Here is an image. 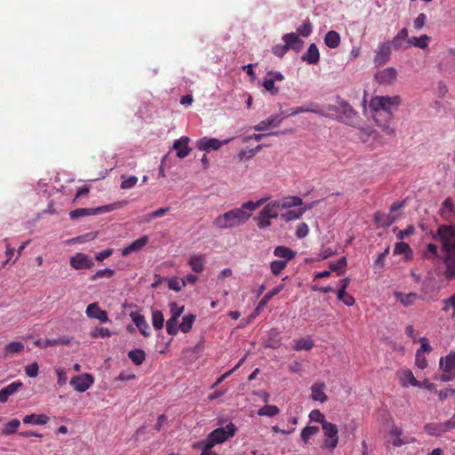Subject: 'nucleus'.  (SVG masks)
<instances>
[{
  "label": "nucleus",
  "mask_w": 455,
  "mask_h": 455,
  "mask_svg": "<svg viewBox=\"0 0 455 455\" xmlns=\"http://www.w3.org/2000/svg\"><path fill=\"white\" fill-rule=\"evenodd\" d=\"M216 445V443H214V441L212 440V438H211V436L208 435L207 437L202 441V442H199L197 443V446L202 450V451H208V452H213L212 451V448Z\"/></svg>",
  "instance_id": "nucleus-60"
},
{
  "label": "nucleus",
  "mask_w": 455,
  "mask_h": 455,
  "mask_svg": "<svg viewBox=\"0 0 455 455\" xmlns=\"http://www.w3.org/2000/svg\"><path fill=\"white\" fill-rule=\"evenodd\" d=\"M69 384L76 391L83 393L93 384V378L91 374L83 373L72 378Z\"/></svg>",
  "instance_id": "nucleus-10"
},
{
  "label": "nucleus",
  "mask_w": 455,
  "mask_h": 455,
  "mask_svg": "<svg viewBox=\"0 0 455 455\" xmlns=\"http://www.w3.org/2000/svg\"><path fill=\"white\" fill-rule=\"evenodd\" d=\"M185 285L186 281H182V279L177 277L170 279L168 283L169 289L175 291H180Z\"/></svg>",
  "instance_id": "nucleus-61"
},
{
  "label": "nucleus",
  "mask_w": 455,
  "mask_h": 455,
  "mask_svg": "<svg viewBox=\"0 0 455 455\" xmlns=\"http://www.w3.org/2000/svg\"><path fill=\"white\" fill-rule=\"evenodd\" d=\"M49 417L44 414H29L23 418L24 424L44 425L48 422Z\"/></svg>",
  "instance_id": "nucleus-35"
},
{
  "label": "nucleus",
  "mask_w": 455,
  "mask_h": 455,
  "mask_svg": "<svg viewBox=\"0 0 455 455\" xmlns=\"http://www.w3.org/2000/svg\"><path fill=\"white\" fill-rule=\"evenodd\" d=\"M287 266L286 261L274 260L270 263V270L273 275H278Z\"/></svg>",
  "instance_id": "nucleus-56"
},
{
  "label": "nucleus",
  "mask_w": 455,
  "mask_h": 455,
  "mask_svg": "<svg viewBox=\"0 0 455 455\" xmlns=\"http://www.w3.org/2000/svg\"><path fill=\"white\" fill-rule=\"evenodd\" d=\"M427 20V18L425 13H419L413 21V28L416 30H420L426 25Z\"/></svg>",
  "instance_id": "nucleus-64"
},
{
  "label": "nucleus",
  "mask_w": 455,
  "mask_h": 455,
  "mask_svg": "<svg viewBox=\"0 0 455 455\" xmlns=\"http://www.w3.org/2000/svg\"><path fill=\"white\" fill-rule=\"evenodd\" d=\"M374 220L377 224H379L383 227H389L395 222V219L389 214L377 212L374 213Z\"/></svg>",
  "instance_id": "nucleus-40"
},
{
  "label": "nucleus",
  "mask_w": 455,
  "mask_h": 455,
  "mask_svg": "<svg viewBox=\"0 0 455 455\" xmlns=\"http://www.w3.org/2000/svg\"><path fill=\"white\" fill-rule=\"evenodd\" d=\"M86 315L89 318L98 319L100 323H107L109 321L108 313L102 310L98 303L89 304L85 310Z\"/></svg>",
  "instance_id": "nucleus-16"
},
{
  "label": "nucleus",
  "mask_w": 455,
  "mask_h": 455,
  "mask_svg": "<svg viewBox=\"0 0 455 455\" xmlns=\"http://www.w3.org/2000/svg\"><path fill=\"white\" fill-rule=\"evenodd\" d=\"M284 288L283 283H280L274 287L270 291L266 293L263 298L259 300L258 303L256 308H255V314H259L260 311L264 309L266 305L268 303V301L275 295H277L279 292H281Z\"/></svg>",
  "instance_id": "nucleus-24"
},
{
  "label": "nucleus",
  "mask_w": 455,
  "mask_h": 455,
  "mask_svg": "<svg viewBox=\"0 0 455 455\" xmlns=\"http://www.w3.org/2000/svg\"><path fill=\"white\" fill-rule=\"evenodd\" d=\"M397 77V71L395 68L389 67L378 71L375 74V79L379 84H392Z\"/></svg>",
  "instance_id": "nucleus-12"
},
{
  "label": "nucleus",
  "mask_w": 455,
  "mask_h": 455,
  "mask_svg": "<svg viewBox=\"0 0 455 455\" xmlns=\"http://www.w3.org/2000/svg\"><path fill=\"white\" fill-rule=\"evenodd\" d=\"M391 55V44L390 42H384L378 46V51L374 57V63L377 66L386 64Z\"/></svg>",
  "instance_id": "nucleus-14"
},
{
  "label": "nucleus",
  "mask_w": 455,
  "mask_h": 455,
  "mask_svg": "<svg viewBox=\"0 0 455 455\" xmlns=\"http://www.w3.org/2000/svg\"><path fill=\"white\" fill-rule=\"evenodd\" d=\"M95 215L93 212V208H79L73 210L69 212V217L72 220H76L81 217Z\"/></svg>",
  "instance_id": "nucleus-47"
},
{
  "label": "nucleus",
  "mask_w": 455,
  "mask_h": 455,
  "mask_svg": "<svg viewBox=\"0 0 455 455\" xmlns=\"http://www.w3.org/2000/svg\"><path fill=\"white\" fill-rule=\"evenodd\" d=\"M251 217L249 211L244 208L243 203L241 207L232 209L219 215L212 224L220 229L233 228L245 224Z\"/></svg>",
  "instance_id": "nucleus-1"
},
{
  "label": "nucleus",
  "mask_w": 455,
  "mask_h": 455,
  "mask_svg": "<svg viewBox=\"0 0 455 455\" xmlns=\"http://www.w3.org/2000/svg\"><path fill=\"white\" fill-rule=\"evenodd\" d=\"M326 386L323 382L315 383L311 386V397L314 401L324 403L327 401V395L324 393Z\"/></svg>",
  "instance_id": "nucleus-33"
},
{
  "label": "nucleus",
  "mask_w": 455,
  "mask_h": 455,
  "mask_svg": "<svg viewBox=\"0 0 455 455\" xmlns=\"http://www.w3.org/2000/svg\"><path fill=\"white\" fill-rule=\"evenodd\" d=\"M319 427L316 426H311V427H306L302 429L300 433L301 440L305 444H307L310 439V437L317 435L319 433Z\"/></svg>",
  "instance_id": "nucleus-43"
},
{
  "label": "nucleus",
  "mask_w": 455,
  "mask_h": 455,
  "mask_svg": "<svg viewBox=\"0 0 455 455\" xmlns=\"http://www.w3.org/2000/svg\"><path fill=\"white\" fill-rule=\"evenodd\" d=\"M170 310L172 314L171 317L179 319L184 311V306H179L176 302H172L170 304Z\"/></svg>",
  "instance_id": "nucleus-63"
},
{
  "label": "nucleus",
  "mask_w": 455,
  "mask_h": 455,
  "mask_svg": "<svg viewBox=\"0 0 455 455\" xmlns=\"http://www.w3.org/2000/svg\"><path fill=\"white\" fill-rule=\"evenodd\" d=\"M195 320L196 315L194 314L184 315L180 324V330L184 333H188L192 329Z\"/></svg>",
  "instance_id": "nucleus-42"
},
{
  "label": "nucleus",
  "mask_w": 455,
  "mask_h": 455,
  "mask_svg": "<svg viewBox=\"0 0 455 455\" xmlns=\"http://www.w3.org/2000/svg\"><path fill=\"white\" fill-rule=\"evenodd\" d=\"M280 410L276 405H271V404H266L263 407H261L257 414L260 417H274L277 414H279Z\"/></svg>",
  "instance_id": "nucleus-41"
},
{
  "label": "nucleus",
  "mask_w": 455,
  "mask_h": 455,
  "mask_svg": "<svg viewBox=\"0 0 455 455\" xmlns=\"http://www.w3.org/2000/svg\"><path fill=\"white\" fill-rule=\"evenodd\" d=\"M381 116V114H375L374 115V120L377 124V125L387 134L389 136H394L395 134V129L390 124V119L385 121L384 123H381L379 117Z\"/></svg>",
  "instance_id": "nucleus-39"
},
{
  "label": "nucleus",
  "mask_w": 455,
  "mask_h": 455,
  "mask_svg": "<svg viewBox=\"0 0 455 455\" xmlns=\"http://www.w3.org/2000/svg\"><path fill=\"white\" fill-rule=\"evenodd\" d=\"M112 335V332L105 327H96L92 332L91 336L92 338H109Z\"/></svg>",
  "instance_id": "nucleus-59"
},
{
  "label": "nucleus",
  "mask_w": 455,
  "mask_h": 455,
  "mask_svg": "<svg viewBox=\"0 0 455 455\" xmlns=\"http://www.w3.org/2000/svg\"><path fill=\"white\" fill-rule=\"evenodd\" d=\"M326 439L324 440V445L327 449L332 451L336 448L339 443L338 427L335 424L324 421L322 425Z\"/></svg>",
  "instance_id": "nucleus-5"
},
{
  "label": "nucleus",
  "mask_w": 455,
  "mask_h": 455,
  "mask_svg": "<svg viewBox=\"0 0 455 455\" xmlns=\"http://www.w3.org/2000/svg\"><path fill=\"white\" fill-rule=\"evenodd\" d=\"M20 426V421L17 419H13L4 426V428L3 429V434L5 435H13L18 431Z\"/></svg>",
  "instance_id": "nucleus-50"
},
{
  "label": "nucleus",
  "mask_w": 455,
  "mask_h": 455,
  "mask_svg": "<svg viewBox=\"0 0 455 455\" xmlns=\"http://www.w3.org/2000/svg\"><path fill=\"white\" fill-rule=\"evenodd\" d=\"M71 339L69 337L62 336L58 339H36L34 341V345L40 348H46L52 346L68 345Z\"/></svg>",
  "instance_id": "nucleus-20"
},
{
  "label": "nucleus",
  "mask_w": 455,
  "mask_h": 455,
  "mask_svg": "<svg viewBox=\"0 0 455 455\" xmlns=\"http://www.w3.org/2000/svg\"><path fill=\"white\" fill-rule=\"evenodd\" d=\"M313 31V25L309 20L303 21V24L297 28V32L303 37H307Z\"/></svg>",
  "instance_id": "nucleus-51"
},
{
  "label": "nucleus",
  "mask_w": 455,
  "mask_h": 455,
  "mask_svg": "<svg viewBox=\"0 0 455 455\" xmlns=\"http://www.w3.org/2000/svg\"><path fill=\"white\" fill-rule=\"evenodd\" d=\"M129 359L137 366L141 365L146 359V353L144 350L136 348L129 351Z\"/></svg>",
  "instance_id": "nucleus-38"
},
{
  "label": "nucleus",
  "mask_w": 455,
  "mask_h": 455,
  "mask_svg": "<svg viewBox=\"0 0 455 455\" xmlns=\"http://www.w3.org/2000/svg\"><path fill=\"white\" fill-rule=\"evenodd\" d=\"M283 119L280 115H273L254 125L252 129L257 132H264L270 128H276L281 124Z\"/></svg>",
  "instance_id": "nucleus-17"
},
{
  "label": "nucleus",
  "mask_w": 455,
  "mask_h": 455,
  "mask_svg": "<svg viewBox=\"0 0 455 455\" xmlns=\"http://www.w3.org/2000/svg\"><path fill=\"white\" fill-rule=\"evenodd\" d=\"M169 211H170V207L157 209V210L148 213L147 216H145V221L150 222L153 219L163 217Z\"/></svg>",
  "instance_id": "nucleus-58"
},
{
  "label": "nucleus",
  "mask_w": 455,
  "mask_h": 455,
  "mask_svg": "<svg viewBox=\"0 0 455 455\" xmlns=\"http://www.w3.org/2000/svg\"><path fill=\"white\" fill-rule=\"evenodd\" d=\"M178 320L174 317H170L166 322V331L168 334L172 336H175L178 334L180 330V325L178 326Z\"/></svg>",
  "instance_id": "nucleus-52"
},
{
  "label": "nucleus",
  "mask_w": 455,
  "mask_h": 455,
  "mask_svg": "<svg viewBox=\"0 0 455 455\" xmlns=\"http://www.w3.org/2000/svg\"><path fill=\"white\" fill-rule=\"evenodd\" d=\"M394 297L404 307L413 305L419 299V296L415 292L403 293L395 291Z\"/></svg>",
  "instance_id": "nucleus-29"
},
{
  "label": "nucleus",
  "mask_w": 455,
  "mask_h": 455,
  "mask_svg": "<svg viewBox=\"0 0 455 455\" xmlns=\"http://www.w3.org/2000/svg\"><path fill=\"white\" fill-rule=\"evenodd\" d=\"M130 316L132 320V322L135 323L140 333L144 337H148L150 334L149 331V325L146 321V318L144 315H140L138 312H132L130 314Z\"/></svg>",
  "instance_id": "nucleus-21"
},
{
  "label": "nucleus",
  "mask_w": 455,
  "mask_h": 455,
  "mask_svg": "<svg viewBox=\"0 0 455 455\" xmlns=\"http://www.w3.org/2000/svg\"><path fill=\"white\" fill-rule=\"evenodd\" d=\"M114 275H115V270L107 267V268L100 269V270L96 271V273L92 275L91 280L95 281L97 279L103 278V277L111 278L112 276H114Z\"/></svg>",
  "instance_id": "nucleus-55"
},
{
  "label": "nucleus",
  "mask_w": 455,
  "mask_h": 455,
  "mask_svg": "<svg viewBox=\"0 0 455 455\" xmlns=\"http://www.w3.org/2000/svg\"><path fill=\"white\" fill-rule=\"evenodd\" d=\"M23 348H24V345H23L22 342H20V341H12V342L8 343L4 347V355H9L18 354L20 351H22Z\"/></svg>",
  "instance_id": "nucleus-44"
},
{
  "label": "nucleus",
  "mask_w": 455,
  "mask_h": 455,
  "mask_svg": "<svg viewBox=\"0 0 455 455\" xmlns=\"http://www.w3.org/2000/svg\"><path fill=\"white\" fill-rule=\"evenodd\" d=\"M189 138L187 136H183L173 142V149L176 150V156L179 158H185L188 156L191 148L188 147Z\"/></svg>",
  "instance_id": "nucleus-19"
},
{
  "label": "nucleus",
  "mask_w": 455,
  "mask_h": 455,
  "mask_svg": "<svg viewBox=\"0 0 455 455\" xmlns=\"http://www.w3.org/2000/svg\"><path fill=\"white\" fill-rule=\"evenodd\" d=\"M430 42V36L427 35H422L419 37L412 36L408 38L407 45L404 48H408L410 46H414L422 50H425L428 47V44Z\"/></svg>",
  "instance_id": "nucleus-31"
},
{
  "label": "nucleus",
  "mask_w": 455,
  "mask_h": 455,
  "mask_svg": "<svg viewBox=\"0 0 455 455\" xmlns=\"http://www.w3.org/2000/svg\"><path fill=\"white\" fill-rule=\"evenodd\" d=\"M444 271L443 276L447 280L455 279V251L443 255Z\"/></svg>",
  "instance_id": "nucleus-15"
},
{
  "label": "nucleus",
  "mask_w": 455,
  "mask_h": 455,
  "mask_svg": "<svg viewBox=\"0 0 455 455\" xmlns=\"http://www.w3.org/2000/svg\"><path fill=\"white\" fill-rule=\"evenodd\" d=\"M339 106H328V109L343 114L347 118L353 119L357 115L354 108L346 100L338 98Z\"/></svg>",
  "instance_id": "nucleus-13"
},
{
  "label": "nucleus",
  "mask_w": 455,
  "mask_h": 455,
  "mask_svg": "<svg viewBox=\"0 0 455 455\" xmlns=\"http://www.w3.org/2000/svg\"><path fill=\"white\" fill-rule=\"evenodd\" d=\"M400 382L403 387H409V385L412 387L419 386V380L415 379L412 371L410 370H403L401 371Z\"/></svg>",
  "instance_id": "nucleus-34"
},
{
  "label": "nucleus",
  "mask_w": 455,
  "mask_h": 455,
  "mask_svg": "<svg viewBox=\"0 0 455 455\" xmlns=\"http://www.w3.org/2000/svg\"><path fill=\"white\" fill-rule=\"evenodd\" d=\"M121 179L122 183L120 187L122 189H130L135 187L138 182V178L136 176L126 177L125 175H122Z\"/></svg>",
  "instance_id": "nucleus-53"
},
{
  "label": "nucleus",
  "mask_w": 455,
  "mask_h": 455,
  "mask_svg": "<svg viewBox=\"0 0 455 455\" xmlns=\"http://www.w3.org/2000/svg\"><path fill=\"white\" fill-rule=\"evenodd\" d=\"M231 140H220L216 138L204 137L196 140V147L201 151L210 152L218 150L223 145L228 144Z\"/></svg>",
  "instance_id": "nucleus-8"
},
{
  "label": "nucleus",
  "mask_w": 455,
  "mask_h": 455,
  "mask_svg": "<svg viewBox=\"0 0 455 455\" xmlns=\"http://www.w3.org/2000/svg\"><path fill=\"white\" fill-rule=\"evenodd\" d=\"M300 113H314L322 116H330L320 108L316 102L314 101L308 102L306 105L300 107L291 108L286 112V116H294Z\"/></svg>",
  "instance_id": "nucleus-9"
},
{
  "label": "nucleus",
  "mask_w": 455,
  "mask_h": 455,
  "mask_svg": "<svg viewBox=\"0 0 455 455\" xmlns=\"http://www.w3.org/2000/svg\"><path fill=\"white\" fill-rule=\"evenodd\" d=\"M124 204V203H115V204H107V205H103V206H100V207H95V208H93V212H94L95 215L100 214V213H105V212H109L111 211L116 210Z\"/></svg>",
  "instance_id": "nucleus-54"
},
{
  "label": "nucleus",
  "mask_w": 455,
  "mask_h": 455,
  "mask_svg": "<svg viewBox=\"0 0 455 455\" xmlns=\"http://www.w3.org/2000/svg\"><path fill=\"white\" fill-rule=\"evenodd\" d=\"M300 59L307 64H317L320 60V53L316 44L315 43L310 44L307 52L300 57Z\"/></svg>",
  "instance_id": "nucleus-22"
},
{
  "label": "nucleus",
  "mask_w": 455,
  "mask_h": 455,
  "mask_svg": "<svg viewBox=\"0 0 455 455\" xmlns=\"http://www.w3.org/2000/svg\"><path fill=\"white\" fill-rule=\"evenodd\" d=\"M273 253L275 257L283 259L282 260L286 261V263L296 256V251L283 245L276 246Z\"/></svg>",
  "instance_id": "nucleus-32"
},
{
  "label": "nucleus",
  "mask_w": 455,
  "mask_h": 455,
  "mask_svg": "<svg viewBox=\"0 0 455 455\" xmlns=\"http://www.w3.org/2000/svg\"><path fill=\"white\" fill-rule=\"evenodd\" d=\"M278 204L272 201L268 203L259 213L257 218V226L260 229L268 228L271 225V219L278 217Z\"/></svg>",
  "instance_id": "nucleus-4"
},
{
  "label": "nucleus",
  "mask_w": 455,
  "mask_h": 455,
  "mask_svg": "<svg viewBox=\"0 0 455 455\" xmlns=\"http://www.w3.org/2000/svg\"><path fill=\"white\" fill-rule=\"evenodd\" d=\"M282 39L286 44L288 50L291 49L296 52H299L304 46V42L293 32L283 35Z\"/></svg>",
  "instance_id": "nucleus-18"
},
{
  "label": "nucleus",
  "mask_w": 455,
  "mask_h": 455,
  "mask_svg": "<svg viewBox=\"0 0 455 455\" xmlns=\"http://www.w3.org/2000/svg\"><path fill=\"white\" fill-rule=\"evenodd\" d=\"M411 252L410 245L404 242L396 243L394 248V254H406Z\"/></svg>",
  "instance_id": "nucleus-62"
},
{
  "label": "nucleus",
  "mask_w": 455,
  "mask_h": 455,
  "mask_svg": "<svg viewBox=\"0 0 455 455\" xmlns=\"http://www.w3.org/2000/svg\"><path fill=\"white\" fill-rule=\"evenodd\" d=\"M164 317L160 310L152 312V324L156 330H161L164 327Z\"/></svg>",
  "instance_id": "nucleus-49"
},
{
  "label": "nucleus",
  "mask_w": 455,
  "mask_h": 455,
  "mask_svg": "<svg viewBox=\"0 0 455 455\" xmlns=\"http://www.w3.org/2000/svg\"><path fill=\"white\" fill-rule=\"evenodd\" d=\"M70 266L76 269H90L94 266L92 259L86 254L77 252L70 258Z\"/></svg>",
  "instance_id": "nucleus-11"
},
{
  "label": "nucleus",
  "mask_w": 455,
  "mask_h": 455,
  "mask_svg": "<svg viewBox=\"0 0 455 455\" xmlns=\"http://www.w3.org/2000/svg\"><path fill=\"white\" fill-rule=\"evenodd\" d=\"M267 200H268V198L266 197V198H261V199L258 200L257 202L248 201V202L244 203V208L249 211V212L251 216L252 212L256 209L260 207L262 204H264Z\"/></svg>",
  "instance_id": "nucleus-57"
},
{
  "label": "nucleus",
  "mask_w": 455,
  "mask_h": 455,
  "mask_svg": "<svg viewBox=\"0 0 455 455\" xmlns=\"http://www.w3.org/2000/svg\"><path fill=\"white\" fill-rule=\"evenodd\" d=\"M237 431V427L232 422H229L225 427H219L212 431L209 435L216 444H220L233 437Z\"/></svg>",
  "instance_id": "nucleus-6"
},
{
  "label": "nucleus",
  "mask_w": 455,
  "mask_h": 455,
  "mask_svg": "<svg viewBox=\"0 0 455 455\" xmlns=\"http://www.w3.org/2000/svg\"><path fill=\"white\" fill-rule=\"evenodd\" d=\"M314 346V342L310 339H299L295 340L293 349L296 351L310 350Z\"/></svg>",
  "instance_id": "nucleus-46"
},
{
  "label": "nucleus",
  "mask_w": 455,
  "mask_h": 455,
  "mask_svg": "<svg viewBox=\"0 0 455 455\" xmlns=\"http://www.w3.org/2000/svg\"><path fill=\"white\" fill-rule=\"evenodd\" d=\"M316 204L317 202H313L306 208H300L298 210H288L286 212L281 215V218L285 221L299 220L306 212L307 210L312 209Z\"/></svg>",
  "instance_id": "nucleus-28"
},
{
  "label": "nucleus",
  "mask_w": 455,
  "mask_h": 455,
  "mask_svg": "<svg viewBox=\"0 0 455 455\" xmlns=\"http://www.w3.org/2000/svg\"><path fill=\"white\" fill-rule=\"evenodd\" d=\"M23 386L20 380L13 381L0 390V403H6L9 397L18 392Z\"/></svg>",
  "instance_id": "nucleus-25"
},
{
  "label": "nucleus",
  "mask_w": 455,
  "mask_h": 455,
  "mask_svg": "<svg viewBox=\"0 0 455 455\" xmlns=\"http://www.w3.org/2000/svg\"><path fill=\"white\" fill-rule=\"evenodd\" d=\"M148 236L143 235V236L140 237L139 239L133 241L130 245L124 247L122 250L121 254H122V256L126 257L132 252L141 250L144 246H146L148 244Z\"/></svg>",
  "instance_id": "nucleus-23"
},
{
  "label": "nucleus",
  "mask_w": 455,
  "mask_h": 455,
  "mask_svg": "<svg viewBox=\"0 0 455 455\" xmlns=\"http://www.w3.org/2000/svg\"><path fill=\"white\" fill-rule=\"evenodd\" d=\"M324 44L331 49L337 48L340 44V36L335 30H331L324 36Z\"/></svg>",
  "instance_id": "nucleus-36"
},
{
  "label": "nucleus",
  "mask_w": 455,
  "mask_h": 455,
  "mask_svg": "<svg viewBox=\"0 0 455 455\" xmlns=\"http://www.w3.org/2000/svg\"><path fill=\"white\" fill-rule=\"evenodd\" d=\"M400 104L399 96H375L370 101V108L375 114H381L380 111H384L390 119L393 111L397 109Z\"/></svg>",
  "instance_id": "nucleus-2"
},
{
  "label": "nucleus",
  "mask_w": 455,
  "mask_h": 455,
  "mask_svg": "<svg viewBox=\"0 0 455 455\" xmlns=\"http://www.w3.org/2000/svg\"><path fill=\"white\" fill-rule=\"evenodd\" d=\"M433 239L441 242L443 253L455 251V226H439L436 233L433 235Z\"/></svg>",
  "instance_id": "nucleus-3"
},
{
  "label": "nucleus",
  "mask_w": 455,
  "mask_h": 455,
  "mask_svg": "<svg viewBox=\"0 0 455 455\" xmlns=\"http://www.w3.org/2000/svg\"><path fill=\"white\" fill-rule=\"evenodd\" d=\"M206 259L203 254H192L188 259V265L196 273H201L205 267Z\"/></svg>",
  "instance_id": "nucleus-27"
},
{
  "label": "nucleus",
  "mask_w": 455,
  "mask_h": 455,
  "mask_svg": "<svg viewBox=\"0 0 455 455\" xmlns=\"http://www.w3.org/2000/svg\"><path fill=\"white\" fill-rule=\"evenodd\" d=\"M439 365L443 371L455 374V352H451L446 356L441 357Z\"/></svg>",
  "instance_id": "nucleus-30"
},
{
  "label": "nucleus",
  "mask_w": 455,
  "mask_h": 455,
  "mask_svg": "<svg viewBox=\"0 0 455 455\" xmlns=\"http://www.w3.org/2000/svg\"><path fill=\"white\" fill-rule=\"evenodd\" d=\"M268 337L269 339L266 343V347L271 348H277L281 341L279 331L275 329H272L268 332Z\"/></svg>",
  "instance_id": "nucleus-45"
},
{
  "label": "nucleus",
  "mask_w": 455,
  "mask_h": 455,
  "mask_svg": "<svg viewBox=\"0 0 455 455\" xmlns=\"http://www.w3.org/2000/svg\"><path fill=\"white\" fill-rule=\"evenodd\" d=\"M278 204V209H289L303 204L302 199L297 196H284L280 200L275 201Z\"/></svg>",
  "instance_id": "nucleus-26"
},
{
  "label": "nucleus",
  "mask_w": 455,
  "mask_h": 455,
  "mask_svg": "<svg viewBox=\"0 0 455 455\" xmlns=\"http://www.w3.org/2000/svg\"><path fill=\"white\" fill-rule=\"evenodd\" d=\"M405 39L408 40V29L406 28H403L396 34V36L393 38L390 44L395 50H399L404 48L403 41Z\"/></svg>",
  "instance_id": "nucleus-37"
},
{
  "label": "nucleus",
  "mask_w": 455,
  "mask_h": 455,
  "mask_svg": "<svg viewBox=\"0 0 455 455\" xmlns=\"http://www.w3.org/2000/svg\"><path fill=\"white\" fill-rule=\"evenodd\" d=\"M284 80L283 75L279 71H268L263 78L262 85L265 90L270 92L271 95H276L279 92V88L275 86V82Z\"/></svg>",
  "instance_id": "nucleus-7"
},
{
  "label": "nucleus",
  "mask_w": 455,
  "mask_h": 455,
  "mask_svg": "<svg viewBox=\"0 0 455 455\" xmlns=\"http://www.w3.org/2000/svg\"><path fill=\"white\" fill-rule=\"evenodd\" d=\"M424 428L430 435L440 436L443 434L440 422L427 423L425 425Z\"/></svg>",
  "instance_id": "nucleus-48"
}]
</instances>
